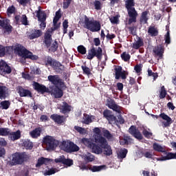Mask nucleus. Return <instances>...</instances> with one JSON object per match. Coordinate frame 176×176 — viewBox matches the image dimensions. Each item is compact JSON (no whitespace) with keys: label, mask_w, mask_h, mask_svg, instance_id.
Here are the masks:
<instances>
[{"label":"nucleus","mask_w":176,"mask_h":176,"mask_svg":"<svg viewBox=\"0 0 176 176\" xmlns=\"http://www.w3.org/2000/svg\"><path fill=\"white\" fill-rule=\"evenodd\" d=\"M47 80L53 85L49 87L48 93L56 99L61 98L64 96V91L61 88L65 87V81L59 75H49Z\"/></svg>","instance_id":"f257e3e1"},{"label":"nucleus","mask_w":176,"mask_h":176,"mask_svg":"<svg viewBox=\"0 0 176 176\" xmlns=\"http://www.w3.org/2000/svg\"><path fill=\"white\" fill-rule=\"evenodd\" d=\"M14 51L16 54L22 58L25 59H31L32 60H37L39 58L37 55H33V52H30L28 51L25 47L21 45V44H15L14 45Z\"/></svg>","instance_id":"f03ea898"},{"label":"nucleus","mask_w":176,"mask_h":176,"mask_svg":"<svg viewBox=\"0 0 176 176\" xmlns=\"http://www.w3.org/2000/svg\"><path fill=\"white\" fill-rule=\"evenodd\" d=\"M31 159V156L25 152H16L12 154L10 165L17 166L23 165L25 162H28Z\"/></svg>","instance_id":"7ed1b4c3"},{"label":"nucleus","mask_w":176,"mask_h":176,"mask_svg":"<svg viewBox=\"0 0 176 176\" xmlns=\"http://www.w3.org/2000/svg\"><path fill=\"white\" fill-rule=\"evenodd\" d=\"M84 28L91 32H98L101 30L102 26L100 21H90L87 15H84Z\"/></svg>","instance_id":"20e7f679"},{"label":"nucleus","mask_w":176,"mask_h":176,"mask_svg":"<svg viewBox=\"0 0 176 176\" xmlns=\"http://www.w3.org/2000/svg\"><path fill=\"white\" fill-rule=\"evenodd\" d=\"M60 147L67 153H76L80 151V147L72 141L63 140L60 144Z\"/></svg>","instance_id":"39448f33"},{"label":"nucleus","mask_w":176,"mask_h":176,"mask_svg":"<svg viewBox=\"0 0 176 176\" xmlns=\"http://www.w3.org/2000/svg\"><path fill=\"white\" fill-rule=\"evenodd\" d=\"M46 65L51 66L57 73H61L65 70V65L60 62L55 60L52 56H47Z\"/></svg>","instance_id":"423d86ee"},{"label":"nucleus","mask_w":176,"mask_h":176,"mask_svg":"<svg viewBox=\"0 0 176 176\" xmlns=\"http://www.w3.org/2000/svg\"><path fill=\"white\" fill-rule=\"evenodd\" d=\"M43 144L46 145L47 150H54L59 146L60 141L56 140L53 136L46 135L43 138Z\"/></svg>","instance_id":"0eeeda50"},{"label":"nucleus","mask_w":176,"mask_h":176,"mask_svg":"<svg viewBox=\"0 0 176 176\" xmlns=\"http://www.w3.org/2000/svg\"><path fill=\"white\" fill-rule=\"evenodd\" d=\"M36 17H37L38 21L41 22L39 26L41 30H45L47 27V15L45 11H42L41 7H38V10L35 11Z\"/></svg>","instance_id":"6e6552de"},{"label":"nucleus","mask_w":176,"mask_h":176,"mask_svg":"<svg viewBox=\"0 0 176 176\" xmlns=\"http://www.w3.org/2000/svg\"><path fill=\"white\" fill-rule=\"evenodd\" d=\"M102 52L103 51L101 47L96 48V47L92 45L91 48L88 51L87 58L88 60H93L94 57H96L98 59H101L102 57Z\"/></svg>","instance_id":"1a4fd4ad"},{"label":"nucleus","mask_w":176,"mask_h":176,"mask_svg":"<svg viewBox=\"0 0 176 176\" xmlns=\"http://www.w3.org/2000/svg\"><path fill=\"white\" fill-rule=\"evenodd\" d=\"M115 72V79L119 80H126L127 76H129V72L126 70H123V68L121 65H116L114 67Z\"/></svg>","instance_id":"9d476101"},{"label":"nucleus","mask_w":176,"mask_h":176,"mask_svg":"<svg viewBox=\"0 0 176 176\" xmlns=\"http://www.w3.org/2000/svg\"><path fill=\"white\" fill-rule=\"evenodd\" d=\"M103 118H105L109 124H115L118 122L116 116L113 114L112 111L104 109L102 112Z\"/></svg>","instance_id":"9b49d317"},{"label":"nucleus","mask_w":176,"mask_h":176,"mask_svg":"<svg viewBox=\"0 0 176 176\" xmlns=\"http://www.w3.org/2000/svg\"><path fill=\"white\" fill-rule=\"evenodd\" d=\"M151 117L153 118H156V119H158L160 117L163 120H165L166 122H163L164 127H168L173 123L172 118L166 114L165 113H161L159 116L155 115V114H151Z\"/></svg>","instance_id":"f8f14e48"},{"label":"nucleus","mask_w":176,"mask_h":176,"mask_svg":"<svg viewBox=\"0 0 176 176\" xmlns=\"http://www.w3.org/2000/svg\"><path fill=\"white\" fill-rule=\"evenodd\" d=\"M107 106L113 111L121 113L122 107L116 104V101L112 98H108L107 100Z\"/></svg>","instance_id":"ddd939ff"},{"label":"nucleus","mask_w":176,"mask_h":176,"mask_svg":"<svg viewBox=\"0 0 176 176\" xmlns=\"http://www.w3.org/2000/svg\"><path fill=\"white\" fill-rule=\"evenodd\" d=\"M128 16L129 17L128 21V24L131 25L133 23L137 22V18L138 16V12L135 10V8H130L129 10H126Z\"/></svg>","instance_id":"4468645a"},{"label":"nucleus","mask_w":176,"mask_h":176,"mask_svg":"<svg viewBox=\"0 0 176 176\" xmlns=\"http://www.w3.org/2000/svg\"><path fill=\"white\" fill-rule=\"evenodd\" d=\"M129 133L138 140H143V135L140 131L135 125H131L129 129Z\"/></svg>","instance_id":"2eb2a0df"},{"label":"nucleus","mask_w":176,"mask_h":176,"mask_svg":"<svg viewBox=\"0 0 176 176\" xmlns=\"http://www.w3.org/2000/svg\"><path fill=\"white\" fill-rule=\"evenodd\" d=\"M100 144V147L104 149L103 150V154L107 156H111L113 155V150L111 148V146L109 145L107 139L104 140V142H100L98 143Z\"/></svg>","instance_id":"dca6fc26"},{"label":"nucleus","mask_w":176,"mask_h":176,"mask_svg":"<svg viewBox=\"0 0 176 176\" xmlns=\"http://www.w3.org/2000/svg\"><path fill=\"white\" fill-rule=\"evenodd\" d=\"M12 73V67L8 65L5 60H0V74L1 75L10 74Z\"/></svg>","instance_id":"f3484780"},{"label":"nucleus","mask_w":176,"mask_h":176,"mask_svg":"<svg viewBox=\"0 0 176 176\" xmlns=\"http://www.w3.org/2000/svg\"><path fill=\"white\" fill-rule=\"evenodd\" d=\"M43 30L41 29H31L28 34V38L30 40H34L40 38L43 36Z\"/></svg>","instance_id":"a211bd4d"},{"label":"nucleus","mask_w":176,"mask_h":176,"mask_svg":"<svg viewBox=\"0 0 176 176\" xmlns=\"http://www.w3.org/2000/svg\"><path fill=\"white\" fill-rule=\"evenodd\" d=\"M16 91L19 94V96L23 97H27V98H33V94L30 89H27L23 88L21 86H18L16 88Z\"/></svg>","instance_id":"6ab92c4d"},{"label":"nucleus","mask_w":176,"mask_h":176,"mask_svg":"<svg viewBox=\"0 0 176 176\" xmlns=\"http://www.w3.org/2000/svg\"><path fill=\"white\" fill-rule=\"evenodd\" d=\"M34 89L41 94H45V93L50 92V87H47L46 85L41 84L38 82H34Z\"/></svg>","instance_id":"aec40b11"},{"label":"nucleus","mask_w":176,"mask_h":176,"mask_svg":"<svg viewBox=\"0 0 176 176\" xmlns=\"http://www.w3.org/2000/svg\"><path fill=\"white\" fill-rule=\"evenodd\" d=\"M95 133L94 137L96 143L103 142L106 138L102 135V131L99 127H96L94 129Z\"/></svg>","instance_id":"412c9836"},{"label":"nucleus","mask_w":176,"mask_h":176,"mask_svg":"<svg viewBox=\"0 0 176 176\" xmlns=\"http://www.w3.org/2000/svg\"><path fill=\"white\" fill-rule=\"evenodd\" d=\"M9 97V88L5 84L0 82V100H6Z\"/></svg>","instance_id":"4be33fe9"},{"label":"nucleus","mask_w":176,"mask_h":176,"mask_svg":"<svg viewBox=\"0 0 176 176\" xmlns=\"http://www.w3.org/2000/svg\"><path fill=\"white\" fill-rule=\"evenodd\" d=\"M166 156H162L161 157H155L153 160H156L157 161H167L170 160H176V153H172V152H166L164 153Z\"/></svg>","instance_id":"5701e85b"},{"label":"nucleus","mask_w":176,"mask_h":176,"mask_svg":"<svg viewBox=\"0 0 176 176\" xmlns=\"http://www.w3.org/2000/svg\"><path fill=\"white\" fill-rule=\"evenodd\" d=\"M50 118L57 124H62L67 120V118L65 116L58 115L57 113L52 114Z\"/></svg>","instance_id":"b1692460"},{"label":"nucleus","mask_w":176,"mask_h":176,"mask_svg":"<svg viewBox=\"0 0 176 176\" xmlns=\"http://www.w3.org/2000/svg\"><path fill=\"white\" fill-rule=\"evenodd\" d=\"M43 131V126H38V127H36L32 131H30L29 134L32 138L38 139L41 136V133Z\"/></svg>","instance_id":"393cba45"},{"label":"nucleus","mask_w":176,"mask_h":176,"mask_svg":"<svg viewBox=\"0 0 176 176\" xmlns=\"http://www.w3.org/2000/svg\"><path fill=\"white\" fill-rule=\"evenodd\" d=\"M14 19L16 24H20V22H21L22 25H28L27 15L23 14L21 16L20 15H15Z\"/></svg>","instance_id":"a878e982"},{"label":"nucleus","mask_w":176,"mask_h":176,"mask_svg":"<svg viewBox=\"0 0 176 176\" xmlns=\"http://www.w3.org/2000/svg\"><path fill=\"white\" fill-rule=\"evenodd\" d=\"M50 162H52V159L41 157L37 160V163L36 164V168H41L44 164L47 165V164L50 163Z\"/></svg>","instance_id":"bb28decb"},{"label":"nucleus","mask_w":176,"mask_h":176,"mask_svg":"<svg viewBox=\"0 0 176 176\" xmlns=\"http://www.w3.org/2000/svg\"><path fill=\"white\" fill-rule=\"evenodd\" d=\"M153 52L155 54V55L157 56L160 59H162L164 53V49L162 45H157L153 48Z\"/></svg>","instance_id":"cd10ccee"},{"label":"nucleus","mask_w":176,"mask_h":176,"mask_svg":"<svg viewBox=\"0 0 176 176\" xmlns=\"http://www.w3.org/2000/svg\"><path fill=\"white\" fill-rule=\"evenodd\" d=\"M9 138L12 141L19 140L21 138V131L17 130L16 131H12V129L10 130Z\"/></svg>","instance_id":"c85d7f7f"},{"label":"nucleus","mask_w":176,"mask_h":176,"mask_svg":"<svg viewBox=\"0 0 176 176\" xmlns=\"http://www.w3.org/2000/svg\"><path fill=\"white\" fill-rule=\"evenodd\" d=\"M80 144L88 148H91L94 144V140L92 138H82L80 140Z\"/></svg>","instance_id":"c756f323"},{"label":"nucleus","mask_w":176,"mask_h":176,"mask_svg":"<svg viewBox=\"0 0 176 176\" xmlns=\"http://www.w3.org/2000/svg\"><path fill=\"white\" fill-rule=\"evenodd\" d=\"M137 41H135L132 44V47L135 50H139L140 47H143L144 45L143 38L137 36Z\"/></svg>","instance_id":"7c9ffc66"},{"label":"nucleus","mask_w":176,"mask_h":176,"mask_svg":"<svg viewBox=\"0 0 176 176\" xmlns=\"http://www.w3.org/2000/svg\"><path fill=\"white\" fill-rule=\"evenodd\" d=\"M153 151L157 152V153H166V149L165 146H162L160 144L157 142H154L153 144Z\"/></svg>","instance_id":"2f4dec72"},{"label":"nucleus","mask_w":176,"mask_h":176,"mask_svg":"<svg viewBox=\"0 0 176 176\" xmlns=\"http://www.w3.org/2000/svg\"><path fill=\"white\" fill-rule=\"evenodd\" d=\"M92 152L95 154L100 155L103 153L102 147L101 146V144L98 145L96 143H93L91 148Z\"/></svg>","instance_id":"473e14b6"},{"label":"nucleus","mask_w":176,"mask_h":176,"mask_svg":"<svg viewBox=\"0 0 176 176\" xmlns=\"http://www.w3.org/2000/svg\"><path fill=\"white\" fill-rule=\"evenodd\" d=\"M60 108V112L66 114L72 111V105L69 104L67 102H63Z\"/></svg>","instance_id":"72a5a7b5"},{"label":"nucleus","mask_w":176,"mask_h":176,"mask_svg":"<svg viewBox=\"0 0 176 176\" xmlns=\"http://www.w3.org/2000/svg\"><path fill=\"white\" fill-rule=\"evenodd\" d=\"M53 38H52V34H44V41L43 43L46 45L47 48L50 47L52 45Z\"/></svg>","instance_id":"f704fd0d"},{"label":"nucleus","mask_w":176,"mask_h":176,"mask_svg":"<svg viewBox=\"0 0 176 176\" xmlns=\"http://www.w3.org/2000/svg\"><path fill=\"white\" fill-rule=\"evenodd\" d=\"M106 167L105 165H100V166H96V165H91L89 164V170H91L92 173H97V172H100L102 170H104V168Z\"/></svg>","instance_id":"c9c22d12"},{"label":"nucleus","mask_w":176,"mask_h":176,"mask_svg":"<svg viewBox=\"0 0 176 176\" xmlns=\"http://www.w3.org/2000/svg\"><path fill=\"white\" fill-rule=\"evenodd\" d=\"M166 96H168L167 90L164 85H162L159 89V99L162 100L166 98Z\"/></svg>","instance_id":"e433bc0d"},{"label":"nucleus","mask_w":176,"mask_h":176,"mask_svg":"<svg viewBox=\"0 0 176 176\" xmlns=\"http://www.w3.org/2000/svg\"><path fill=\"white\" fill-rule=\"evenodd\" d=\"M148 34H151V36H157L159 34V30L155 26H149Z\"/></svg>","instance_id":"4c0bfd02"},{"label":"nucleus","mask_w":176,"mask_h":176,"mask_svg":"<svg viewBox=\"0 0 176 176\" xmlns=\"http://www.w3.org/2000/svg\"><path fill=\"white\" fill-rule=\"evenodd\" d=\"M23 146L27 150H32L34 148V143L30 140H25L23 142Z\"/></svg>","instance_id":"58836bf2"},{"label":"nucleus","mask_w":176,"mask_h":176,"mask_svg":"<svg viewBox=\"0 0 176 176\" xmlns=\"http://www.w3.org/2000/svg\"><path fill=\"white\" fill-rule=\"evenodd\" d=\"M135 0H126L124 1V6L126 10L129 9H133L135 8Z\"/></svg>","instance_id":"ea45409f"},{"label":"nucleus","mask_w":176,"mask_h":176,"mask_svg":"<svg viewBox=\"0 0 176 176\" xmlns=\"http://www.w3.org/2000/svg\"><path fill=\"white\" fill-rule=\"evenodd\" d=\"M10 134V129L8 127H0V136L6 137Z\"/></svg>","instance_id":"a19ab883"},{"label":"nucleus","mask_w":176,"mask_h":176,"mask_svg":"<svg viewBox=\"0 0 176 176\" xmlns=\"http://www.w3.org/2000/svg\"><path fill=\"white\" fill-rule=\"evenodd\" d=\"M3 29L4 30V33L9 35L13 31V26L9 23H6Z\"/></svg>","instance_id":"79ce46f5"},{"label":"nucleus","mask_w":176,"mask_h":176,"mask_svg":"<svg viewBox=\"0 0 176 176\" xmlns=\"http://www.w3.org/2000/svg\"><path fill=\"white\" fill-rule=\"evenodd\" d=\"M148 11H143L140 16V22L146 24L148 23V18L147 17Z\"/></svg>","instance_id":"37998d69"},{"label":"nucleus","mask_w":176,"mask_h":176,"mask_svg":"<svg viewBox=\"0 0 176 176\" xmlns=\"http://www.w3.org/2000/svg\"><path fill=\"white\" fill-rule=\"evenodd\" d=\"M59 47V44L56 40L50 45L49 50L54 53L57 52Z\"/></svg>","instance_id":"c03bdc74"},{"label":"nucleus","mask_w":176,"mask_h":176,"mask_svg":"<svg viewBox=\"0 0 176 176\" xmlns=\"http://www.w3.org/2000/svg\"><path fill=\"white\" fill-rule=\"evenodd\" d=\"M10 106V102L9 100H3L0 102V109H8Z\"/></svg>","instance_id":"a18cd8bd"},{"label":"nucleus","mask_w":176,"mask_h":176,"mask_svg":"<svg viewBox=\"0 0 176 176\" xmlns=\"http://www.w3.org/2000/svg\"><path fill=\"white\" fill-rule=\"evenodd\" d=\"M81 69L82 70L83 74L90 76L92 74L91 69L87 65H82Z\"/></svg>","instance_id":"49530a36"},{"label":"nucleus","mask_w":176,"mask_h":176,"mask_svg":"<svg viewBox=\"0 0 176 176\" xmlns=\"http://www.w3.org/2000/svg\"><path fill=\"white\" fill-rule=\"evenodd\" d=\"M74 129L79 133L81 135H85L87 134V129L85 128H83L82 126H74Z\"/></svg>","instance_id":"de8ad7c7"},{"label":"nucleus","mask_w":176,"mask_h":176,"mask_svg":"<svg viewBox=\"0 0 176 176\" xmlns=\"http://www.w3.org/2000/svg\"><path fill=\"white\" fill-rule=\"evenodd\" d=\"M127 153H128V149L122 148L119 152L118 157L120 159H124L126 157Z\"/></svg>","instance_id":"09e8293b"},{"label":"nucleus","mask_w":176,"mask_h":176,"mask_svg":"<svg viewBox=\"0 0 176 176\" xmlns=\"http://www.w3.org/2000/svg\"><path fill=\"white\" fill-rule=\"evenodd\" d=\"M93 5L94 6V9L96 10H101L102 8V4L101 1L96 0L93 2Z\"/></svg>","instance_id":"8fccbe9b"},{"label":"nucleus","mask_w":176,"mask_h":176,"mask_svg":"<svg viewBox=\"0 0 176 176\" xmlns=\"http://www.w3.org/2000/svg\"><path fill=\"white\" fill-rule=\"evenodd\" d=\"M120 15H115V16H111L109 18V21L112 24H118L120 22Z\"/></svg>","instance_id":"3c124183"},{"label":"nucleus","mask_w":176,"mask_h":176,"mask_svg":"<svg viewBox=\"0 0 176 176\" xmlns=\"http://www.w3.org/2000/svg\"><path fill=\"white\" fill-rule=\"evenodd\" d=\"M120 57L122 60L124 62L129 61L131 58V55L129 54H127V52H122V54H121L120 55Z\"/></svg>","instance_id":"603ef678"},{"label":"nucleus","mask_w":176,"mask_h":176,"mask_svg":"<svg viewBox=\"0 0 176 176\" xmlns=\"http://www.w3.org/2000/svg\"><path fill=\"white\" fill-rule=\"evenodd\" d=\"M61 17H62L61 11H60V10H58V11H56V15L53 19L54 23H58L59 20L61 19Z\"/></svg>","instance_id":"864d4df0"},{"label":"nucleus","mask_w":176,"mask_h":176,"mask_svg":"<svg viewBox=\"0 0 176 176\" xmlns=\"http://www.w3.org/2000/svg\"><path fill=\"white\" fill-rule=\"evenodd\" d=\"M85 118H83V121H82V123L85 124H89L90 123L92 122V118L90 116L86 114V115H84Z\"/></svg>","instance_id":"5fc2aeb1"},{"label":"nucleus","mask_w":176,"mask_h":176,"mask_svg":"<svg viewBox=\"0 0 176 176\" xmlns=\"http://www.w3.org/2000/svg\"><path fill=\"white\" fill-rule=\"evenodd\" d=\"M77 51L82 55H85L87 54V48L84 47V45H78L77 47Z\"/></svg>","instance_id":"6e6d98bb"},{"label":"nucleus","mask_w":176,"mask_h":176,"mask_svg":"<svg viewBox=\"0 0 176 176\" xmlns=\"http://www.w3.org/2000/svg\"><path fill=\"white\" fill-rule=\"evenodd\" d=\"M148 76L153 77V81H155L158 78V73L153 72L152 69H148Z\"/></svg>","instance_id":"4d7b16f0"},{"label":"nucleus","mask_w":176,"mask_h":176,"mask_svg":"<svg viewBox=\"0 0 176 176\" xmlns=\"http://www.w3.org/2000/svg\"><path fill=\"white\" fill-rule=\"evenodd\" d=\"M63 164L70 167L74 165V160L72 159H66L65 157Z\"/></svg>","instance_id":"13d9d810"},{"label":"nucleus","mask_w":176,"mask_h":176,"mask_svg":"<svg viewBox=\"0 0 176 176\" xmlns=\"http://www.w3.org/2000/svg\"><path fill=\"white\" fill-rule=\"evenodd\" d=\"M85 160L87 162H92L95 160L94 155L91 153H87V155L85 156Z\"/></svg>","instance_id":"bf43d9fd"},{"label":"nucleus","mask_w":176,"mask_h":176,"mask_svg":"<svg viewBox=\"0 0 176 176\" xmlns=\"http://www.w3.org/2000/svg\"><path fill=\"white\" fill-rule=\"evenodd\" d=\"M165 37V43L167 45H170L171 43V38H170V30H168L166 32V34L164 36Z\"/></svg>","instance_id":"052dcab7"},{"label":"nucleus","mask_w":176,"mask_h":176,"mask_svg":"<svg viewBox=\"0 0 176 176\" xmlns=\"http://www.w3.org/2000/svg\"><path fill=\"white\" fill-rule=\"evenodd\" d=\"M107 34L106 35L107 41H111L116 38V35L113 33H109V30H107Z\"/></svg>","instance_id":"680f3d73"},{"label":"nucleus","mask_w":176,"mask_h":176,"mask_svg":"<svg viewBox=\"0 0 176 176\" xmlns=\"http://www.w3.org/2000/svg\"><path fill=\"white\" fill-rule=\"evenodd\" d=\"M142 134L147 139H150L153 136V133L149 132L147 129H144L142 131Z\"/></svg>","instance_id":"e2e57ef3"},{"label":"nucleus","mask_w":176,"mask_h":176,"mask_svg":"<svg viewBox=\"0 0 176 176\" xmlns=\"http://www.w3.org/2000/svg\"><path fill=\"white\" fill-rule=\"evenodd\" d=\"M102 133H103L104 137L106 138L107 139H111L113 138V135H111L110 131L107 129H104L102 131Z\"/></svg>","instance_id":"0e129e2a"},{"label":"nucleus","mask_w":176,"mask_h":176,"mask_svg":"<svg viewBox=\"0 0 176 176\" xmlns=\"http://www.w3.org/2000/svg\"><path fill=\"white\" fill-rule=\"evenodd\" d=\"M56 171H57L56 168H52L45 172V175L47 176H50V175H54L56 173Z\"/></svg>","instance_id":"69168bd1"},{"label":"nucleus","mask_w":176,"mask_h":176,"mask_svg":"<svg viewBox=\"0 0 176 176\" xmlns=\"http://www.w3.org/2000/svg\"><path fill=\"white\" fill-rule=\"evenodd\" d=\"M6 54V48L0 45V57H3Z\"/></svg>","instance_id":"338daca9"},{"label":"nucleus","mask_w":176,"mask_h":176,"mask_svg":"<svg viewBox=\"0 0 176 176\" xmlns=\"http://www.w3.org/2000/svg\"><path fill=\"white\" fill-rule=\"evenodd\" d=\"M14 12H16V7H14V6L8 7L7 10L8 14H12L13 13H14Z\"/></svg>","instance_id":"774afa93"}]
</instances>
